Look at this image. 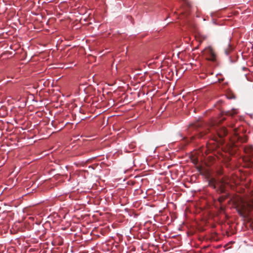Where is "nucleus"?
<instances>
[{"label":"nucleus","mask_w":253,"mask_h":253,"mask_svg":"<svg viewBox=\"0 0 253 253\" xmlns=\"http://www.w3.org/2000/svg\"><path fill=\"white\" fill-rule=\"evenodd\" d=\"M253 209V198H251L245 202H243V205L238 211V213L243 217H248L249 211Z\"/></svg>","instance_id":"1"},{"label":"nucleus","mask_w":253,"mask_h":253,"mask_svg":"<svg viewBox=\"0 0 253 253\" xmlns=\"http://www.w3.org/2000/svg\"><path fill=\"white\" fill-rule=\"evenodd\" d=\"M216 132L218 134V136L220 137H222L225 136V135H226L227 134V130L224 127H222L221 128V131L220 132H219L217 130H216Z\"/></svg>","instance_id":"3"},{"label":"nucleus","mask_w":253,"mask_h":253,"mask_svg":"<svg viewBox=\"0 0 253 253\" xmlns=\"http://www.w3.org/2000/svg\"><path fill=\"white\" fill-rule=\"evenodd\" d=\"M227 46L229 47V48H230V44L229 42L227 43Z\"/></svg>","instance_id":"8"},{"label":"nucleus","mask_w":253,"mask_h":253,"mask_svg":"<svg viewBox=\"0 0 253 253\" xmlns=\"http://www.w3.org/2000/svg\"><path fill=\"white\" fill-rule=\"evenodd\" d=\"M230 49H225V53L226 54V55H228L229 54V52H230Z\"/></svg>","instance_id":"7"},{"label":"nucleus","mask_w":253,"mask_h":253,"mask_svg":"<svg viewBox=\"0 0 253 253\" xmlns=\"http://www.w3.org/2000/svg\"><path fill=\"white\" fill-rule=\"evenodd\" d=\"M253 150L252 146H249L245 148V151L247 153H250Z\"/></svg>","instance_id":"5"},{"label":"nucleus","mask_w":253,"mask_h":253,"mask_svg":"<svg viewBox=\"0 0 253 253\" xmlns=\"http://www.w3.org/2000/svg\"><path fill=\"white\" fill-rule=\"evenodd\" d=\"M207 37L206 35L199 34L197 37L196 38L198 41H199L200 42H202L204 40H206Z\"/></svg>","instance_id":"4"},{"label":"nucleus","mask_w":253,"mask_h":253,"mask_svg":"<svg viewBox=\"0 0 253 253\" xmlns=\"http://www.w3.org/2000/svg\"><path fill=\"white\" fill-rule=\"evenodd\" d=\"M237 112L236 111H229L227 113V115L229 116H233L235 114H237Z\"/></svg>","instance_id":"6"},{"label":"nucleus","mask_w":253,"mask_h":253,"mask_svg":"<svg viewBox=\"0 0 253 253\" xmlns=\"http://www.w3.org/2000/svg\"><path fill=\"white\" fill-rule=\"evenodd\" d=\"M243 69V70H245L246 68L244 67Z\"/></svg>","instance_id":"9"},{"label":"nucleus","mask_w":253,"mask_h":253,"mask_svg":"<svg viewBox=\"0 0 253 253\" xmlns=\"http://www.w3.org/2000/svg\"><path fill=\"white\" fill-rule=\"evenodd\" d=\"M203 54L208 60L214 61L216 59V54L211 46H208L203 49Z\"/></svg>","instance_id":"2"}]
</instances>
